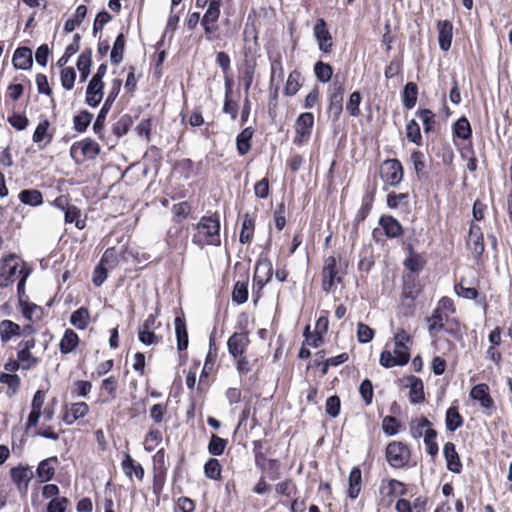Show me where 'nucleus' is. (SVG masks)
Masks as SVG:
<instances>
[{"label": "nucleus", "mask_w": 512, "mask_h": 512, "mask_svg": "<svg viewBox=\"0 0 512 512\" xmlns=\"http://www.w3.org/2000/svg\"><path fill=\"white\" fill-rule=\"evenodd\" d=\"M195 228L197 233L192 237L193 244L201 248L206 245L220 246V217L217 213L201 217Z\"/></svg>", "instance_id": "nucleus-1"}, {"label": "nucleus", "mask_w": 512, "mask_h": 512, "mask_svg": "<svg viewBox=\"0 0 512 512\" xmlns=\"http://www.w3.org/2000/svg\"><path fill=\"white\" fill-rule=\"evenodd\" d=\"M122 86V81L120 79H114L112 81L111 89L106 97L104 104L99 110L97 117L93 123V132L100 138H103V131L105 127L106 117L118 97Z\"/></svg>", "instance_id": "nucleus-2"}, {"label": "nucleus", "mask_w": 512, "mask_h": 512, "mask_svg": "<svg viewBox=\"0 0 512 512\" xmlns=\"http://www.w3.org/2000/svg\"><path fill=\"white\" fill-rule=\"evenodd\" d=\"M388 464L395 468H403L410 460L411 452L409 447L400 441L390 442L385 451Z\"/></svg>", "instance_id": "nucleus-3"}, {"label": "nucleus", "mask_w": 512, "mask_h": 512, "mask_svg": "<svg viewBox=\"0 0 512 512\" xmlns=\"http://www.w3.org/2000/svg\"><path fill=\"white\" fill-rule=\"evenodd\" d=\"M101 148L99 144L91 138H85L81 141L74 142L70 147V156L76 164L82 162L79 158L94 160L100 154Z\"/></svg>", "instance_id": "nucleus-4"}, {"label": "nucleus", "mask_w": 512, "mask_h": 512, "mask_svg": "<svg viewBox=\"0 0 512 512\" xmlns=\"http://www.w3.org/2000/svg\"><path fill=\"white\" fill-rule=\"evenodd\" d=\"M403 175V166L398 159L383 161L380 168V177L385 184L396 187L402 182Z\"/></svg>", "instance_id": "nucleus-5"}, {"label": "nucleus", "mask_w": 512, "mask_h": 512, "mask_svg": "<svg viewBox=\"0 0 512 512\" xmlns=\"http://www.w3.org/2000/svg\"><path fill=\"white\" fill-rule=\"evenodd\" d=\"M19 257L10 253L1 259L0 287L7 288L15 282L16 273L19 271Z\"/></svg>", "instance_id": "nucleus-6"}, {"label": "nucleus", "mask_w": 512, "mask_h": 512, "mask_svg": "<svg viewBox=\"0 0 512 512\" xmlns=\"http://www.w3.org/2000/svg\"><path fill=\"white\" fill-rule=\"evenodd\" d=\"M344 86L335 82L329 91L327 113L333 124L339 121L343 111Z\"/></svg>", "instance_id": "nucleus-7"}, {"label": "nucleus", "mask_w": 512, "mask_h": 512, "mask_svg": "<svg viewBox=\"0 0 512 512\" xmlns=\"http://www.w3.org/2000/svg\"><path fill=\"white\" fill-rule=\"evenodd\" d=\"M314 125V116L310 112L301 113L295 123V137L293 143L300 146L306 141L312 131Z\"/></svg>", "instance_id": "nucleus-8"}, {"label": "nucleus", "mask_w": 512, "mask_h": 512, "mask_svg": "<svg viewBox=\"0 0 512 512\" xmlns=\"http://www.w3.org/2000/svg\"><path fill=\"white\" fill-rule=\"evenodd\" d=\"M273 276V266L267 258H259L256 262L253 277V289L261 291Z\"/></svg>", "instance_id": "nucleus-9"}, {"label": "nucleus", "mask_w": 512, "mask_h": 512, "mask_svg": "<svg viewBox=\"0 0 512 512\" xmlns=\"http://www.w3.org/2000/svg\"><path fill=\"white\" fill-rule=\"evenodd\" d=\"M313 33L317 40L319 50L325 54L330 53L333 47V40L324 19L319 18L316 21Z\"/></svg>", "instance_id": "nucleus-10"}, {"label": "nucleus", "mask_w": 512, "mask_h": 512, "mask_svg": "<svg viewBox=\"0 0 512 512\" xmlns=\"http://www.w3.org/2000/svg\"><path fill=\"white\" fill-rule=\"evenodd\" d=\"M337 261L333 256H329L324 263L322 270V289L325 292L332 291L336 283L341 281V278L337 276Z\"/></svg>", "instance_id": "nucleus-11"}, {"label": "nucleus", "mask_w": 512, "mask_h": 512, "mask_svg": "<svg viewBox=\"0 0 512 512\" xmlns=\"http://www.w3.org/2000/svg\"><path fill=\"white\" fill-rule=\"evenodd\" d=\"M374 198H375V191H373V190L366 191L365 194L363 195L362 200H361V206H360L359 210L357 211L354 221H353V226H352L353 234H355V235L358 234L359 224L364 222L365 219L370 214L372 207H373Z\"/></svg>", "instance_id": "nucleus-12"}, {"label": "nucleus", "mask_w": 512, "mask_h": 512, "mask_svg": "<svg viewBox=\"0 0 512 512\" xmlns=\"http://www.w3.org/2000/svg\"><path fill=\"white\" fill-rule=\"evenodd\" d=\"M58 464L59 460L57 456H51L41 460L36 468V476L38 481L41 483H47L51 481L55 475V470Z\"/></svg>", "instance_id": "nucleus-13"}, {"label": "nucleus", "mask_w": 512, "mask_h": 512, "mask_svg": "<svg viewBox=\"0 0 512 512\" xmlns=\"http://www.w3.org/2000/svg\"><path fill=\"white\" fill-rule=\"evenodd\" d=\"M384 235L389 239L398 238L403 235L404 229L401 223L391 215H382L378 220Z\"/></svg>", "instance_id": "nucleus-14"}, {"label": "nucleus", "mask_w": 512, "mask_h": 512, "mask_svg": "<svg viewBox=\"0 0 512 512\" xmlns=\"http://www.w3.org/2000/svg\"><path fill=\"white\" fill-rule=\"evenodd\" d=\"M439 48L446 52L451 48L453 39V24L450 20L437 22Z\"/></svg>", "instance_id": "nucleus-15"}, {"label": "nucleus", "mask_w": 512, "mask_h": 512, "mask_svg": "<svg viewBox=\"0 0 512 512\" xmlns=\"http://www.w3.org/2000/svg\"><path fill=\"white\" fill-rule=\"evenodd\" d=\"M443 455L446 460L447 469L452 473L460 474L462 471V463L456 451L455 444L446 442L443 447Z\"/></svg>", "instance_id": "nucleus-16"}, {"label": "nucleus", "mask_w": 512, "mask_h": 512, "mask_svg": "<svg viewBox=\"0 0 512 512\" xmlns=\"http://www.w3.org/2000/svg\"><path fill=\"white\" fill-rule=\"evenodd\" d=\"M248 343L249 339L246 333H233L227 341V348L229 354L233 358L237 359L238 357L243 355Z\"/></svg>", "instance_id": "nucleus-17"}, {"label": "nucleus", "mask_w": 512, "mask_h": 512, "mask_svg": "<svg viewBox=\"0 0 512 512\" xmlns=\"http://www.w3.org/2000/svg\"><path fill=\"white\" fill-rule=\"evenodd\" d=\"M13 67L17 70H29L33 65L32 50L28 47H18L12 58Z\"/></svg>", "instance_id": "nucleus-18"}, {"label": "nucleus", "mask_w": 512, "mask_h": 512, "mask_svg": "<svg viewBox=\"0 0 512 512\" xmlns=\"http://www.w3.org/2000/svg\"><path fill=\"white\" fill-rule=\"evenodd\" d=\"M49 127L50 122L44 119L38 123L34 130L32 140L37 144L39 149L45 148L53 139V134L49 132Z\"/></svg>", "instance_id": "nucleus-19"}, {"label": "nucleus", "mask_w": 512, "mask_h": 512, "mask_svg": "<svg viewBox=\"0 0 512 512\" xmlns=\"http://www.w3.org/2000/svg\"><path fill=\"white\" fill-rule=\"evenodd\" d=\"M10 476L12 481L17 485L19 491L26 492L28 483L33 477V474L29 467H23L19 465L17 467H13L10 470Z\"/></svg>", "instance_id": "nucleus-20"}, {"label": "nucleus", "mask_w": 512, "mask_h": 512, "mask_svg": "<svg viewBox=\"0 0 512 512\" xmlns=\"http://www.w3.org/2000/svg\"><path fill=\"white\" fill-rule=\"evenodd\" d=\"M409 387V400L412 404H420L425 401L423 381L414 375L407 377Z\"/></svg>", "instance_id": "nucleus-21"}, {"label": "nucleus", "mask_w": 512, "mask_h": 512, "mask_svg": "<svg viewBox=\"0 0 512 512\" xmlns=\"http://www.w3.org/2000/svg\"><path fill=\"white\" fill-rule=\"evenodd\" d=\"M470 397L478 401L483 408L490 409L494 405V401L489 394V387L486 384L475 385L470 391Z\"/></svg>", "instance_id": "nucleus-22"}, {"label": "nucleus", "mask_w": 512, "mask_h": 512, "mask_svg": "<svg viewBox=\"0 0 512 512\" xmlns=\"http://www.w3.org/2000/svg\"><path fill=\"white\" fill-rule=\"evenodd\" d=\"M103 89L104 83H97L90 80L86 88L85 103L92 108L97 107L102 101Z\"/></svg>", "instance_id": "nucleus-23"}, {"label": "nucleus", "mask_w": 512, "mask_h": 512, "mask_svg": "<svg viewBox=\"0 0 512 512\" xmlns=\"http://www.w3.org/2000/svg\"><path fill=\"white\" fill-rule=\"evenodd\" d=\"M254 132L252 127H246L236 136V149L240 156L250 151Z\"/></svg>", "instance_id": "nucleus-24"}, {"label": "nucleus", "mask_w": 512, "mask_h": 512, "mask_svg": "<svg viewBox=\"0 0 512 512\" xmlns=\"http://www.w3.org/2000/svg\"><path fill=\"white\" fill-rule=\"evenodd\" d=\"M175 333L177 339V350L185 351L188 347L189 339L184 318L177 316L174 321Z\"/></svg>", "instance_id": "nucleus-25"}, {"label": "nucleus", "mask_w": 512, "mask_h": 512, "mask_svg": "<svg viewBox=\"0 0 512 512\" xmlns=\"http://www.w3.org/2000/svg\"><path fill=\"white\" fill-rule=\"evenodd\" d=\"M92 65V50H84L77 59V69L80 72V81L85 82L90 75V68Z\"/></svg>", "instance_id": "nucleus-26"}, {"label": "nucleus", "mask_w": 512, "mask_h": 512, "mask_svg": "<svg viewBox=\"0 0 512 512\" xmlns=\"http://www.w3.org/2000/svg\"><path fill=\"white\" fill-rule=\"evenodd\" d=\"M122 469L126 476L132 477V474L138 480H142L144 477V468L140 463L135 462V460L130 456V454L126 453L124 459L122 460Z\"/></svg>", "instance_id": "nucleus-27"}, {"label": "nucleus", "mask_w": 512, "mask_h": 512, "mask_svg": "<svg viewBox=\"0 0 512 512\" xmlns=\"http://www.w3.org/2000/svg\"><path fill=\"white\" fill-rule=\"evenodd\" d=\"M22 331L19 324L5 319L0 323V338L3 343H7L14 336H21Z\"/></svg>", "instance_id": "nucleus-28"}, {"label": "nucleus", "mask_w": 512, "mask_h": 512, "mask_svg": "<svg viewBox=\"0 0 512 512\" xmlns=\"http://www.w3.org/2000/svg\"><path fill=\"white\" fill-rule=\"evenodd\" d=\"M444 320L448 322V315L435 308L432 315L427 318L428 332L430 336H434L436 333L444 329Z\"/></svg>", "instance_id": "nucleus-29"}, {"label": "nucleus", "mask_w": 512, "mask_h": 512, "mask_svg": "<svg viewBox=\"0 0 512 512\" xmlns=\"http://www.w3.org/2000/svg\"><path fill=\"white\" fill-rule=\"evenodd\" d=\"M418 98V86L415 82H407L402 91V103L403 106L410 110L417 102Z\"/></svg>", "instance_id": "nucleus-30"}, {"label": "nucleus", "mask_w": 512, "mask_h": 512, "mask_svg": "<svg viewBox=\"0 0 512 512\" xmlns=\"http://www.w3.org/2000/svg\"><path fill=\"white\" fill-rule=\"evenodd\" d=\"M79 344V337L72 329H66L59 343V350L62 354L71 353Z\"/></svg>", "instance_id": "nucleus-31"}, {"label": "nucleus", "mask_w": 512, "mask_h": 512, "mask_svg": "<svg viewBox=\"0 0 512 512\" xmlns=\"http://www.w3.org/2000/svg\"><path fill=\"white\" fill-rule=\"evenodd\" d=\"M18 197L21 203L32 207L40 206L43 203V195L37 189H24L20 191Z\"/></svg>", "instance_id": "nucleus-32"}, {"label": "nucleus", "mask_w": 512, "mask_h": 512, "mask_svg": "<svg viewBox=\"0 0 512 512\" xmlns=\"http://www.w3.org/2000/svg\"><path fill=\"white\" fill-rule=\"evenodd\" d=\"M270 68H271V75H270V89L272 90L275 83H280L283 81L284 78V68L282 65V57L280 54H278L274 58H270Z\"/></svg>", "instance_id": "nucleus-33"}, {"label": "nucleus", "mask_w": 512, "mask_h": 512, "mask_svg": "<svg viewBox=\"0 0 512 512\" xmlns=\"http://www.w3.org/2000/svg\"><path fill=\"white\" fill-rule=\"evenodd\" d=\"M453 135L462 140H468L472 137V128L470 122L465 116L457 119L453 126Z\"/></svg>", "instance_id": "nucleus-34"}, {"label": "nucleus", "mask_w": 512, "mask_h": 512, "mask_svg": "<svg viewBox=\"0 0 512 512\" xmlns=\"http://www.w3.org/2000/svg\"><path fill=\"white\" fill-rule=\"evenodd\" d=\"M463 417L457 407L451 406L446 410L445 425L449 432H454L463 425Z\"/></svg>", "instance_id": "nucleus-35"}, {"label": "nucleus", "mask_w": 512, "mask_h": 512, "mask_svg": "<svg viewBox=\"0 0 512 512\" xmlns=\"http://www.w3.org/2000/svg\"><path fill=\"white\" fill-rule=\"evenodd\" d=\"M90 320L89 310L86 307L76 309L70 316V323L78 330L87 328Z\"/></svg>", "instance_id": "nucleus-36"}, {"label": "nucleus", "mask_w": 512, "mask_h": 512, "mask_svg": "<svg viewBox=\"0 0 512 512\" xmlns=\"http://www.w3.org/2000/svg\"><path fill=\"white\" fill-rule=\"evenodd\" d=\"M217 358V348L215 345V341L213 337L211 336L209 339V349L208 353L206 355L205 363L203 366V369L200 374V383H202L203 379L208 376L209 371L212 370L213 365Z\"/></svg>", "instance_id": "nucleus-37"}, {"label": "nucleus", "mask_w": 512, "mask_h": 512, "mask_svg": "<svg viewBox=\"0 0 512 512\" xmlns=\"http://www.w3.org/2000/svg\"><path fill=\"white\" fill-rule=\"evenodd\" d=\"M248 276L244 281H237L232 290V301L237 305H242L248 300Z\"/></svg>", "instance_id": "nucleus-38"}, {"label": "nucleus", "mask_w": 512, "mask_h": 512, "mask_svg": "<svg viewBox=\"0 0 512 512\" xmlns=\"http://www.w3.org/2000/svg\"><path fill=\"white\" fill-rule=\"evenodd\" d=\"M255 220L248 213H246L242 220L241 232L239 241L242 244H247L252 240L254 231Z\"/></svg>", "instance_id": "nucleus-39"}, {"label": "nucleus", "mask_w": 512, "mask_h": 512, "mask_svg": "<svg viewBox=\"0 0 512 512\" xmlns=\"http://www.w3.org/2000/svg\"><path fill=\"white\" fill-rule=\"evenodd\" d=\"M81 210L72 204H67L64 208V220L65 223H75V226L78 229H83L85 227V220L80 219Z\"/></svg>", "instance_id": "nucleus-40"}, {"label": "nucleus", "mask_w": 512, "mask_h": 512, "mask_svg": "<svg viewBox=\"0 0 512 512\" xmlns=\"http://www.w3.org/2000/svg\"><path fill=\"white\" fill-rule=\"evenodd\" d=\"M125 36L123 33L118 34V36L115 39V42L113 44L111 54H110V60L112 64L118 65L122 62L124 57V50H125Z\"/></svg>", "instance_id": "nucleus-41"}, {"label": "nucleus", "mask_w": 512, "mask_h": 512, "mask_svg": "<svg viewBox=\"0 0 512 512\" xmlns=\"http://www.w3.org/2000/svg\"><path fill=\"white\" fill-rule=\"evenodd\" d=\"M313 70L316 79L321 83H328L333 76V67L320 60L314 64Z\"/></svg>", "instance_id": "nucleus-42"}, {"label": "nucleus", "mask_w": 512, "mask_h": 512, "mask_svg": "<svg viewBox=\"0 0 512 512\" xmlns=\"http://www.w3.org/2000/svg\"><path fill=\"white\" fill-rule=\"evenodd\" d=\"M93 119V114L88 110H82L78 114L73 117V126L75 131L78 133H83L87 130L91 121Z\"/></svg>", "instance_id": "nucleus-43"}, {"label": "nucleus", "mask_w": 512, "mask_h": 512, "mask_svg": "<svg viewBox=\"0 0 512 512\" xmlns=\"http://www.w3.org/2000/svg\"><path fill=\"white\" fill-rule=\"evenodd\" d=\"M431 426V421L424 416L419 419L412 420L410 424L411 436L415 439H418L424 436L425 430L433 429Z\"/></svg>", "instance_id": "nucleus-44"}, {"label": "nucleus", "mask_w": 512, "mask_h": 512, "mask_svg": "<svg viewBox=\"0 0 512 512\" xmlns=\"http://www.w3.org/2000/svg\"><path fill=\"white\" fill-rule=\"evenodd\" d=\"M132 124V117L128 114H124L113 124L112 132L116 137L120 138L128 133Z\"/></svg>", "instance_id": "nucleus-45"}, {"label": "nucleus", "mask_w": 512, "mask_h": 512, "mask_svg": "<svg viewBox=\"0 0 512 512\" xmlns=\"http://www.w3.org/2000/svg\"><path fill=\"white\" fill-rule=\"evenodd\" d=\"M411 161L413 163L418 179L421 180L423 178H426L427 173L425 171L426 164L424 153L419 150H414L411 153Z\"/></svg>", "instance_id": "nucleus-46"}, {"label": "nucleus", "mask_w": 512, "mask_h": 512, "mask_svg": "<svg viewBox=\"0 0 512 512\" xmlns=\"http://www.w3.org/2000/svg\"><path fill=\"white\" fill-rule=\"evenodd\" d=\"M437 431L435 429L425 430L424 432V444L426 446V452L431 456L435 457L438 455L439 446L436 442Z\"/></svg>", "instance_id": "nucleus-47"}, {"label": "nucleus", "mask_w": 512, "mask_h": 512, "mask_svg": "<svg viewBox=\"0 0 512 512\" xmlns=\"http://www.w3.org/2000/svg\"><path fill=\"white\" fill-rule=\"evenodd\" d=\"M300 78L301 73L299 71L293 70L292 72H290L284 88V94L286 96H294L299 91Z\"/></svg>", "instance_id": "nucleus-48"}, {"label": "nucleus", "mask_w": 512, "mask_h": 512, "mask_svg": "<svg viewBox=\"0 0 512 512\" xmlns=\"http://www.w3.org/2000/svg\"><path fill=\"white\" fill-rule=\"evenodd\" d=\"M406 137L407 139L420 146L422 144V135L419 124L416 120L411 119L406 125Z\"/></svg>", "instance_id": "nucleus-49"}, {"label": "nucleus", "mask_w": 512, "mask_h": 512, "mask_svg": "<svg viewBox=\"0 0 512 512\" xmlns=\"http://www.w3.org/2000/svg\"><path fill=\"white\" fill-rule=\"evenodd\" d=\"M228 441L224 438L212 434L208 444V452L213 456H220L223 454Z\"/></svg>", "instance_id": "nucleus-50"}, {"label": "nucleus", "mask_w": 512, "mask_h": 512, "mask_svg": "<svg viewBox=\"0 0 512 512\" xmlns=\"http://www.w3.org/2000/svg\"><path fill=\"white\" fill-rule=\"evenodd\" d=\"M221 470L220 462L215 458H210L204 465L205 476L212 480H219L221 478Z\"/></svg>", "instance_id": "nucleus-51"}, {"label": "nucleus", "mask_w": 512, "mask_h": 512, "mask_svg": "<svg viewBox=\"0 0 512 512\" xmlns=\"http://www.w3.org/2000/svg\"><path fill=\"white\" fill-rule=\"evenodd\" d=\"M362 96L359 91H354L350 94L348 102L346 104V111L352 117H358L361 114L360 104Z\"/></svg>", "instance_id": "nucleus-52"}, {"label": "nucleus", "mask_w": 512, "mask_h": 512, "mask_svg": "<svg viewBox=\"0 0 512 512\" xmlns=\"http://www.w3.org/2000/svg\"><path fill=\"white\" fill-rule=\"evenodd\" d=\"M17 360L20 363L21 368L24 370L31 369L39 362L38 358L32 356L31 352L26 349H20L17 352Z\"/></svg>", "instance_id": "nucleus-53"}, {"label": "nucleus", "mask_w": 512, "mask_h": 512, "mask_svg": "<svg viewBox=\"0 0 512 512\" xmlns=\"http://www.w3.org/2000/svg\"><path fill=\"white\" fill-rule=\"evenodd\" d=\"M61 85L65 90H71L76 80V71L73 67H65L60 73Z\"/></svg>", "instance_id": "nucleus-54"}, {"label": "nucleus", "mask_w": 512, "mask_h": 512, "mask_svg": "<svg viewBox=\"0 0 512 512\" xmlns=\"http://www.w3.org/2000/svg\"><path fill=\"white\" fill-rule=\"evenodd\" d=\"M0 382L8 386L12 394L16 393L20 387V377L15 373H0Z\"/></svg>", "instance_id": "nucleus-55"}, {"label": "nucleus", "mask_w": 512, "mask_h": 512, "mask_svg": "<svg viewBox=\"0 0 512 512\" xmlns=\"http://www.w3.org/2000/svg\"><path fill=\"white\" fill-rule=\"evenodd\" d=\"M341 410V401L337 395H332L327 398L325 403V411L326 413L332 417L336 418L339 416Z\"/></svg>", "instance_id": "nucleus-56"}, {"label": "nucleus", "mask_w": 512, "mask_h": 512, "mask_svg": "<svg viewBox=\"0 0 512 512\" xmlns=\"http://www.w3.org/2000/svg\"><path fill=\"white\" fill-rule=\"evenodd\" d=\"M374 338V330L368 325L359 322L357 324V339L361 344H367Z\"/></svg>", "instance_id": "nucleus-57"}, {"label": "nucleus", "mask_w": 512, "mask_h": 512, "mask_svg": "<svg viewBox=\"0 0 512 512\" xmlns=\"http://www.w3.org/2000/svg\"><path fill=\"white\" fill-rule=\"evenodd\" d=\"M408 199H409V194L408 193L390 192L387 195L386 204H387L388 208L396 209L401 204H406Z\"/></svg>", "instance_id": "nucleus-58"}, {"label": "nucleus", "mask_w": 512, "mask_h": 512, "mask_svg": "<svg viewBox=\"0 0 512 512\" xmlns=\"http://www.w3.org/2000/svg\"><path fill=\"white\" fill-rule=\"evenodd\" d=\"M423 261L419 254L410 253V255L404 260V266L412 273H418L423 268Z\"/></svg>", "instance_id": "nucleus-59"}, {"label": "nucleus", "mask_w": 512, "mask_h": 512, "mask_svg": "<svg viewBox=\"0 0 512 512\" xmlns=\"http://www.w3.org/2000/svg\"><path fill=\"white\" fill-rule=\"evenodd\" d=\"M191 211V206L188 202L184 201L177 203L172 207L173 219L176 222H181L185 219Z\"/></svg>", "instance_id": "nucleus-60"}, {"label": "nucleus", "mask_w": 512, "mask_h": 512, "mask_svg": "<svg viewBox=\"0 0 512 512\" xmlns=\"http://www.w3.org/2000/svg\"><path fill=\"white\" fill-rule=\"evenodd\" d=\"M455 293L464 299L475 300L479 296V291L474 287H465L462 283L454 285Z\"/></svg>", "instance_id": "nucleus-61"}, {"label": "nucleus", "mask_w": 512, "mask_h": 512, "mask_svg": "<svg viewBox=\"0 0 512 512\" xmlns=\"http://www.w3.org/2000/svg\"><path fill=\"white\" fill-rule=\"evenodd\" d=\"M400 424L396 417L394 416H386L382 421V430L385 434L389 436H394L399 431Z\"/></svg>", "instance_id": "nucleus-62"}, {"label": "nucleus", "mask_w": 512, "mask_h": 512, "mask_svg": "<svg viewBox=\"0 0 512 512\" xmlns=\"http://www.w3.org/2000/svg\"><path fill=\"white\" fill-rule=\"evenodd\" d=\"M392 355L399 362L400 366L406 365L410 359L409 348L407 345L395 343Z\"/></svg>", "instance_id": "nucleus-63"}, {"label": "nucleus", "mask_w": 512, "mask_h": 512, "mask_svg": "<svg viewBox=\"0 0 512 512\" xmlns=\"http://www.w3.org/2000/svg\"><path fill=\"white\" fill-rule=\"evenodd\" d=\"M68 504L69 500L64 496L51 499L46 506V512H66Z\"/></svg>", "instance_id": "nucleus-64"}]
</instances>
